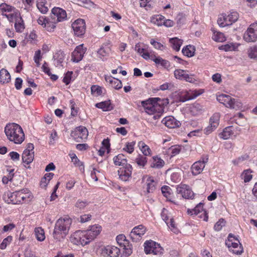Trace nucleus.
<instances>
[{"mask_svg":"<svg viewBox=\"0 0 257 257\" xmlns=\"http://www.w3.org/2000/svg\"><path fill=\"white\" fill-rule=\"evenodd\" d=\"M72 219L68 216L61 217L58 219L55 224L53 236L57 240L60 241L68 234Z\"/></svg>","mask_w":257,"mask_h":257,"instance_id":"f257e3e1","label":"nucleus"},{"mask_svg":"<svg viewBox=\"0 0 257 257\" xmlns=\"http://www.w3.org/2000/svg\"><path fill=\"white\" fill-rule=\"evenodd\" d=\"M8 139L15 144H21L25 140V134L22 127L16 123H9L5 127Z\"/></svg>","mask_w":257,"mask_h":257,"instance_id":"f03ea898","label":"nucleus"},{"mask_svg":"<svg viewBox=\"0 0 257 257\" xmlns=\"http://www.w3.org/2000/svg\"><path fill=\"white\" fill-rule=\"evenodd\" d=\"M4 198L8 203L18 204L30 201L32 194L28 189L25 188L14 192H9L5 195Z\"/></svg>","mask_w":257,"mask_h":257,"instance_id":"7ed1b4c3","label":"nucleus"},{"mask_svg":"<svg viewBox=\"0 0 257 257\" xmlns=\"http://www.w3.org/2000/svg\"><path fill=\"white\" fill-rule=\"evenodd\" d=\"M145 111L151 115L156 112L160 113L163 111V100L159 97L150 98L146 101L142 102Z\"/></svg>","mask_w":257,"mask_h":257,"instance_id":"20e7f679","label":"nucleus"},{"mask_svg":"<svg viewBox=\"0 0 257 257\" xmlns=\"http://www.w3.org/2000/svg\"><path fill=\"white\" fill-rule=\"evenodd\" d=\"M217 100L226 107L231 109H239L242 107V103L239 100L228 95L224 94L219 95L217 96Z\"/></svg>","mask_w":257,"mask_h":257,"instance_id":"39448f33","label":"nucleus"},{"mask_svg":"<svg viewBox=\"0 0 257 257\" xmlns=\"http://www.w3.org/2000/svg\"><path fill=\"white\" fill-rule=\"evenodd\" d=\"M225 244L234 254H240L243 252V247L239 240L231 233L228 235V240Z\"/></svg>","mask_w":257,"mask_h":257,"instance_id":"423d86ee","label":"nucleus"},{"mask_svg":"<svg viewBox=\"0 0 257 257\" xmlns=\"http://www.w3.org/2000/svg\"><path fill=\"white\" fill-rule=\"evenodd\" d=\"M144 245L146 254L153 253L155 255H161L163 253V249L160 244L152 240L145 241Z\"/></svg>","mask_w":257,"mask_h":257,"instance_id":"0eeeda50","label":"nucleus"},{"mask_svg":"<svg viewBox=\"0 0 257 257\" xmlns=\"http://www.w3.org/2000/svg\"><path fill=\"white\" fill-rule=\"evenodd\" d=\"M116 241L119 245L123 249V255L127 257L133 253V246L130 243L126 237L123 234H119L116 236Z\"/></svg>","mask_w":257,"mask_h":257,"instance_id":"6e6552de","label":"nucleus"},{"mask_svg":"<svg viewBox=\"0 0 257 257\" xmlns=\"http://www.w3.org/2000/svg\"><path fill=\"white\" fill-rule=\"evenodd\" d=\"M85 232L84 230H77L71 235L70 241L75 245L84 246L89 243Z\"/></svg>","mask_w":257,"mask_h":257,"instance_id":"1a4fd4ad","label":"nucleus"},{"mask_svg":"<svg viewBox=\"0 0 257 257\" xmlns=\"http://www.w3.org/2000/svg\"><path fill=\"white\" fill-rule=\"evenodd\" d=\"M88 135V132L87 128L83 126L77 127L71 133V136L77 142L85 140Z\"/></svg>","mask_w":257,"mask_h":257,"instance_id":"9d476101","label":"nucleus"},{"mask_svg":"<svg viewBox=\"0 0 257 257\" xmlns=\"http://www.w3.org/2000/svg\"><path fill=\"white\" fill-rule=\"evenodd\" d=\"M243 38L247 42H254L257 40V22L250 25L244 34Z\"/></svg>","mask_w":257,"mask_h":257,"instance_id":"9b49d317","label":"nucleus"},{"mask_svg":"<svg viewBox=\"0 0 257 257\" xmlns=\"http://www.w3.org/2000/svg\"><path fill=\"white\" fill-rule=\"evenodd\" d=\"M174 74L175 78L179 80H184L192 83H195L197 81L194 74H189L185 70L176 69L174 71Z\"/></svg>","mask_w":257,"mask_h":257,"instance_id":"f8f14e48","label":"nucleus"},{"mask_svg":"<svg viewBox=\"0 0 257 257\" xmlns=\"http://www.w3.org/2000/svg\"><path fill=\"white\" fill-rule=\"evenodd\" d=\"M89 243L94 239L100 233L101 226L98 224L90 226L87 230H84Z\"/></svg>","mask_w":257,"mask_h":257,"instance_id":"ddd939ff","label":"nucleus"},{"mask_svg":"<svg viewBox=\"0 0 257 257\" xmlns=\"http://www.w3.org/2000/svg\"><path fill=\"white\" fill-rule=\"evenodd\" d=\"M146 231V227L143 225H139L132 229L130 236L133 241L137 242L141 239Z\"/></svg>","mask_w":257,"mask_h":257,"instance_id":"4468645a","label":"nucleus"},{"mask_svg":"<svg viewBox=\"0 0 257 257\" xmlns=\"http://www.w3.org/2000/svg\"><path fill=\"white\" fill-rule=\"evenodd\" d=\"M74 34L78 37L82 36L85 32V23L83 19H77L72 24Z\"/></svg>","mask_w":257,"mask_h":257,"instance_id":"2eb2a0df","label":"nucleus"},{"mask_svg":"<svg viewBox=\"0 0 257 257\" xmlns=\"http://www.w3.org/2000/svg\"><path fill=\"white\" fill-rule=\"evenodd\" d=\"M132 166L130 164L121 167L118 170L119 179L123 181H127L132 176Z\"/></svg>","mask_w":257,"mask_h":257,"instance_id":"dca6fc26","label":"nucleus"},{"mask_svg":"<svg viewBox=\"0 0 257 257\" xmlns=\"http://www.w3.org/2000/svg\"><path fill=\"white\" fill-rule=\"evenodd\" d=\"M86 51V48L83 47V44L77 46L72 52L71 60L75 62H79L82 59Z\"/></svg>","mask_w":257,"mask_h":257,"instance_id":"f3484780","label":"nucleus"},{"mask_svg":"<svg viewBox=\"0 0 257 257\" xmlns=\"http://www.w3.org/2000/svg\"><path fill=\"white\" fill-rule=\"evenodd\" d=\"M177 192L181 195L182 197L185 199L192 198L194 196V193L190 187L185 184L181 185L177 188Z\"/></svg>","mask_w":257,"mask_h":257,"instance_id":"a211bd4d","label":"nucleus"},{"mask_svg":"<svg viewBox=\"0 0 257 257\" xmlns=\"http://www.w3.org/2000/svg\"><path fill=\"white\" fill-rule=\"evenodd\" d=\"M208 158L205 160L203 159L202 161L200 160L195 162L191 167L192 173L193 175H197L200 174L203 170L205 163L207 162Z\"/></svg>","mask_w":257,"mask_h":257,"instance_id":"6ab92c4d","label":"nucleus"},{"mask_svg":"<svg viewBox=\"0 0 257 257\" xmlns=\"http://www.w3.org/2000/svg\"><path fill=\"white\" fill-rule=\"evenodd\" d=\"M162 123L170 128L177 127L181 125L180 121L176 120L172 116H168L164 117L162 120Z\"/></svg>","mask_w":257,"mask_h":257,"instance_id":"aec40b11","label":"nucleus"},{"mask_svg":"<svg viewBox=\"0 0 257 257\" xmlns=\"http://www.w3.org/2000/svg\"><path fill=\"white\" fill-rule=\"evenodd\" d=\"M52 13L53 15V19H56L58 22L64 21L67 17L65 11L59 8H53Z\"/></svg>","mask_w":257,"mask_h":257,"instance_id":"412c9836","label":"nucleus"},{"mask_svg":"<svg viewBox=\"0 0 257 257\" xmlns=\"http://www.w3.org/2000/svg\"><path fill=\"white\" fill-rule=\"evenodd\" d=\"M103 253L110 257H118L120 253V249L116 246L108 245L103 250Z\"/></svg>","mask_w":257,"mask_h":257,"instance_id":"4be33fe9","label":"nucleus"},{"mask_svg":"<svg viewBox=\"0 0 257 257\" xmlns=\"http://www.w3.org/2000/svg\"><path fill=\"white\" fill-rule=\"evenodd\" d=\"M15 15L17 17L15 23L16 31L17 32L22 33L25 29L24 21L20 16V14L19 13H17Z\"/></svg>","mask_w":257,"mask_h":257,"instance_id":"5701e85b","label":"nucleus"},{"mask_svg":"<svg viewBox=\"0 0 257 257\" xmlns=\"http://www.w3.org/2000/svg\"><path fill=\"white\" fill-rule=\"evenodd\" d=\"M204 92V90L203 89L190 90L189 91L187 92L186 95L185 100H183V101L193 99Z\"/></svg>","mask_w":257,"mask_h":257,"instance_id":"b1692460","label":"nucleus"},{"mask_svg":"<svg viewBox=\"0 0 257 257\" xmlns=\"http://www.w3.org/2000/svg\"><path fill=\"white\" fill-rule=\"evenodd\" d=\"M11 77L8 71L5 69L2 68L0 70V83L1 84H7L11 81Z\"/></svg>","mask_w":257,"mask_h":257,"instance_id":"393cba45","label":"nucleus"},{"mask_svg":"<svg viewBox=\"0 0 257 257\" xmlns=\"http://www.w3.org/2000/svg\"><path fill=\"white\" fill-rule=\"evenodd\" d=\"M113 161L115 165L123 167L128 164L125 157L122 154H119L114 157Z\"/></svg>","mask_w":257,"mask_h":257,"instance_id":"a878e982","label":"nucleus"},{"mask_svg":"<svg viewBox=\"0 0 257 257\" xmlns=\"http://www.w3.org/2000/svg\"><path fill=\"white\" fill-rule=\"evenodd\" d=\"M90 202L86 200L78 199L75 204V207L77 210H84L88 209Z\"/></svg>","mask_w":257,"mask_h":257,"instance_id":"bb28decb","label":"nucleus"},{"mask_svg":"<svg viewBox=\"0 0 257 257\" xmlns=\"http://www.w3.org/2000/svg\"><path fill=\"white\" fill-rule=\"evenodd\" d=\"M95 106L101 109L103 111H110L113 108L110 100L97 103L95 104Z\"/></svg>","mask_w":257,"mask_h":257,"instance_id":"cd10ccee","label":"nucleus"},{"mask_svg":"<svg viewBox=\"0 0 257 257\" xmlns=\"http://www.w3.org/2000/svg\"><path fill=\"white\" fill-rule=\"evenodd\" d=\"M165 164L164 161L158 156H154L151 164V167L153 168L160 169L162 168Z\"/></svg>","mask_w":257,"mask_h":257,"instance_id":"c85d7f7f","label":"nucleus"},{"mask_svg":"<svg viewBox=\"0 0 257 257\" xmlns=\"http://www.w3.org/2000/svg\"><path fill=\"white\" fill-rule=\"evenodd\" d=\"M152 60L156 64L160 65L164 67H168L170 66L169 62L162 58L160 57H156L155 55H152Z\"/></svg>","mask_w":257,"mask_h":257,"instance_id":"c756f323","label":"nucleus"},{"mask_svg":"<svg viewBox=\"0 0 257 257\" xmlns=\"http://www.w3.org/2000/svg\"><path fill=\"white\" fill-rule=\"evenodd\" d=\"M34 158V152L24 151L22 155V160L24 163L29 164L32 162Z\"/></svg>","mask_w":257,"mask_h":257,"instance_id":"7c9ffc66","label":"nucleus"},{"mask_svg":"<svg viewBox=\"0 0 257 257\" xmlns=\"http://www.w3.org/2000/svg\"><path fill=\"white\" fill-rule=\"evenodd\" d=\"M193 211L196 213V215L199 214V213H201V214L199 217H202V215H203L204 216L203 220L206 221L208 220V217L206 214V211H204L203 208V204L202 203H199V204H198L194 208V209H193Z\"/></svg>","mask_w":257,"mask_h":257,"instance_id":"2f4dec72","label":"nucleus"},{"mask_svg":"<svg viewBox=\"0 0 257 257\" xmlns=\"http://www.w3.org/2000/svg\"><path fill=\"white\" fill-rule=\"evenodd\" d=\"M164 19L165 17L162 15H155L151 17V22L158 26H162L163 25Z\"/></svg>","mask_w":257,"mask_h":257,"instance_id":"473e14b6","label":"nucleus"},{"mask_svg":"<svg viewBox=\"0 0 257 257\" xmlns=\"http://www.w3.org/2000/svg\"><path fill=\"white\" fill-rule=\"evenodd\" d=\"M147 191L148 193H152L156 189V183L151 177H147L146 180Z\"/></svg>","mask_w":257,"mask_h":257,"instance_id":"72a5a7b5","label":"nucleus"},{"mask_svg":"<svg viewBox=\"0 0 257 257\" xmlns=\"http://www.w3.org/2000/svg\"><path fill=\"white\" fill-rule=\"evenodd\" d=\"M35 234L38 241H42L45 239L44 230L42 227H36L35 229Z\"/></svg>","mask_w":257,"mask_h":257,"instance_id":"f704fd0d","label":"nucleus"},{"mask_svg":"<svg viewBox=\"0 0 257 257\" xmlns=\"http://www.w3.org/2000/svg\"><path fill=\"white\" fill-rule=\"evenodd\" d=\"M170 42L172 44V48L177 51L180 49L182 44V41L177 38H173L170 39Z\"/></svg>","mask_w":257,"mask_h":257,"instance_id":"c9c22d12","label":"nucleus"},{"mask_svg":"<svg viewBox=\"0 0 257 257\" xmlns=\"http://www.w3.org/2000/svg\"><path fill=\"white\" fill-rule=\"evenodd\" d=\"M147 158L146 156L142 155H139L135 159L137 164L142 168H144L147 163Z\"/></svg>","mask_w":257,"mask_h":257,"instance_id":"e433bc0d","label":"nucleus"},{"mask_svg":"<svg viewBox=\"0 0 257 257\" xmlns=\"http://www.w3.org/2000/svg\"><path fill=\"white\" fill-rule=\"evenodd\" d=\"M195 48L193 46L188 45L182 49V53L185 56L189 57L194 56L195 53Z\"/></svg>","mask_w":257,"mask_h":257,"instance_id":"4c0bfd02","label":"nucleus"},{"mask_svg":"<svg viewBox=\"0 0 257 257\" xmlns=\"http://www.w3.org/2000/svg\"><path fill=\"white\" fill-rule=\"evenodd\" d=\"M220 115L219 113H214L210 118V125H212L213 128H217L219 124Z\"/></svg>","mask_w":257,"mask_h":257,"instance_id":"58836bf2","label":"nucleus"},{"mask_svg":"<svg viewBox=\"0 0 257 257\" xmlns=\"http://www.w3.org/2000/svg\"><path fill=\"white\" fill-rule=\"evenodd\" d=\"M139 146L142 152L144 154L143 156L146 157L151 155V150L150 148L143 142H140L139 143Z\"/></svg>","mask_w":257,"mask_h":257,"instance_id":"ea45409f","label":"nucleus"},{"mask_svg":"<svg viewBox=\"0 0 257 257\" xmlns=\"http://www.w3.org/2000/svg\"><path fill=\"white\" fill-rule=\"evenodd\" d=\"M212 39L218 42H223L226 40L224 34L219 32H214Z\"/></svg>","mask_w":257,"mask_h":257,"instance_id":"a19ab883","label":"nucleus"},{"mask_svg":"<svg viewBox=\"0 0 257 257\" xmlns=\"http://www.w3.org/2000/svg\"><path fill=\"white\" fill-rule=\"evenodd\" d=\"M248 56L252 59H257V46H253L247 50Z\"/></svg>","mask_w":257,"mask_h":257,"instance_id":"79ce46f5","label":"nucleus"},{"mask_svg":"<svg viewBox=\"0 0 257 257\" xmlns=\"http://www.w3.org/2000/svg\"><path fill=\"white\" fill-rule=\"evenodd\" d=\"M231 127H227L224 129L223 131L220 134V137L224 140H227L231 136L232 134V131Z\"/></svg>","mask_w":257,"mask_h":257,"instance_id":"37998d69","label":"nucleus"},{"mask_svg":"<svg viewBox=\"0 0 257 257\" xmlns=\"http://www.w3.org/2000/svg\"><path fill=\"white\" fill-rule=\"evenodd\" d=\"M109 52V49L108 48H104L101 47L97 51V54L98 57L101 59H103V58L105 57H106L108 55Z\"/></svg>","mask_w":257,"mask_h":257,"instance_id":"c03bdc74","label":"nucleus"},{"mask_svg":"<svg viewBox=\"0 0 257 257\" xmlns=\"http://www.w3.org/2000/svg\"><path fill=\"white\" fill-rule=\"evenodd\" d=\"M252 171L250 169L244 170L242 173L241 176V178L243 179L244 182H248L252 178V175L251 174Z\"/></svg>","mask_w":257,"mask_h":257,"instance_id":"a18cd8bd","label":"nucleus"},{"mask_svg":"<svg viewBox=\"0 0 257 257\" xmlns=\"http://www.w3.org/2000/svg\"><path fill=\"white\" fill-rule=\"evenodd\" d=\"M203 107L199 103H194L191 107V112L193 115H196L201 112Z\"/></svg>","mask_w":257,"mask_h":257,"instance_id":"49530a36","label":"nucleus"},{"mask_svg":"<svg viewBox=\"0 0 257 257\" xmlns=\"http://www.w3.org/2000/svg\"><path fill=\"white\" fill-rule=\"evenodd\" d=\"M227 16L228 18V21H229V23H231V25L235 23L239 17L238 14L236 12H231Z\"/></svg>","mask_w":257,"mask_h":257,"instance_id":"de8ad7c7","label":"nucleus"},{"mask_svg":"<svg viewBox=\"0 0 257 257\" xmlns=\"http://www.w3.org/2000/svg\"><path fill=\"white\" fill-rule=\"evenodd\" d=\"M45 0H39L37 4L38 9L43 14H45L48 10V8L45 5Z\"/></svg>","mask_w":257,"mask_h":257,"instance_id":"09e8293b","label":"nucleus"},{"mask_svg":"<svg viewBox=\"0 0 257 257\" xmlns=\"http://www.w3.org/2000/svg\"><path fill=\"white\" fill-rule=\"evenodd\" d=\"M91 93L95 96L101 95L102 93V88L97 85H93L91 88Z\"/></svg>","mask_w":257,"mask_h":257,"instance_id":"8fccbe9b","label":"nucleus"},{"mask_svg":"<svg viewBox=\"0 0 257 257\" xmlns=\"http://www.w3.org/2000/svg\"><path fill=\"white\" fill-rule=\"evenodd\" d=\"M0 9L4 12H12L16 10L15 8L10 5L6 4V3H3L0 5Z\"/></svg>","mask_w":257,"mask_h":257,"instance_id":"3c124183","label":"nucleus"},{"mask_svg":"<svg viewBox=\"0 0 257 257\" xmlns=\"http://www.w3.org/2000/svg\"><path fill=\"white\" fill-rule=\"evenodd\" d=\"M249 159V156L248 155L245 154L244 155H242L240 157H239L237 159L234 160L232 161L234 165H239L242 162H243Z\"/></svg>","mask_w":257,"mask_h":257,"instance_id":"603ef678","label":"nucleus"},{"mask_svg":"<svg viewBox=\"0 0 257 257\" xmlns=\"http://www.w3.org/2000/svg\"><path fill=\"white\" fill-rule=\"evenodd\" d=\"M150 43L157 50L163 51L166 47L159 42L156 41L154 39H152L150 41Z\"/></svg>","mask_w":257,"mask_h":257,"instance_id":"864d4df0","label":"nucleus"},{"mask_svg":"<svg viewBox=\"0 0 257 257\" xmlns=\"http://www.w3.org/2000/svg\"><path fill=\"white\" fill-rule=\"evenodd\" d=\"M135 145V142H134L127 143L125 145V147L123 148V150L127 152L129 154H132L134 151Z\"/></svg>","mask_w":257,"mask_h":257,"instance_id":"5fc2aeb1","label":"nucleus"},{"mask_svg":"<svg viewBox=\"0 0 257 257\" xmlns=\"http://www.w3.org/2000/svg\"><path fill=\"white\" fill-rule=\"evenodd\" d=\"M166 224L171 230L175 233H177L179 232L178 229L176 226L173 218H171L170 219V221L166 223Z\"/></svg>","mask_w":257,"mask_h":257,"instance_id":"6e6d98bb","label":"nucleus"},{"mask_svg":"<svg viewBox=\"0 0 257 257\" xmlns=\"http://www.w3.org/2000/svg\"><path fill=\"white\" fill-rule=\"evenodd\" d=\"M12 239L13 237L12 236H8L7 237L5 238L0 244V248L2 249H5L7 246L12 241Z\"/></svg>","mask_w":257,"mask_h":257,"instance_id":"4d7b16f0","label":"nucleus"},{"mask_svg":"<svg viewBox=\"0 0 257 257\" xmlns=\"http://www.w3.org/2000/svg\"><path fill=\"white\" fill-rule=\"evenodd\" d=\"M225 224V221L224 219H220L214 225V228L216 231H219L221 229L222 226Z\"/></svg>","mask_w":257,"mask_h":257,"instance_id":"13d9d810","label":"nucleus"},{"mask_svg":"<svg viewBox=\"0 0 257 257\" xmlns=\"http://www.w3.org/2000/svg\"><path fill=\"white\" fill-rule=\"evenodd\" d=\"M161 217L163 220L166 223L171 218L170 214L169 213L168 210L163 208L161 212Z\"/></svg>","mask_w":257,"mask_h":257,"instance_id":"bf43d9fd","label":"nucleus"},{"mask_svg":"<svg viewBox=\"0 0 257 257\" xmlns=\"http://www.w3.org/2000/svg\"><path fill=\"white\" fill-rule=\"evenodd\" d=\"M73 74L72 71H68L65 75V76L63 78V81L66 85H68L70 83L71 79L72 76Z\"/></svg>","mask_w":257,"mask_h":257,"instance_id":"052dcab7","label":"nucleus"},{"mask_svg":"<svg viewBox=\"0 0 257 257\" xmlns=\"http://www.w3.org/2000/svg\"><path fill=\"white\" fill-rule=\"evenodd\" d=\"M111 86L115 89H119L122 87V85L120 80L118 79L114 78Z\"/></svg>","mask_w":257,"mask_h":257,"instance_id":"680f3d73","label":"nucleus"},{"mask_svg":"<svg viewBox=\"0 0 257 257\" xmlns=\"http://www.w3.org/2000/svg\"><path fill=\"white\" fill-rule=\"evenodd\" d=\"M14 170H11L9 173V176L8 177L4 176L2 179V182L4 184H7L8 183L9 181H10L12 180V178L14 176L13 173Z\"/></svg>","mask_w":257,"mask_h":257,"instance_id":"e2e57ef3","label":"nucleus"},{"mask_svg":"<svg viewBox=\"0 0 257 257\" xmlns=\"http://www.w3.org/2000/svg\"><path fill=\"white\" fill-rule=\"evenodd\" d=\"M171 189L169 186H164L161 188L162 193L163 195L166 198H168L171 193H170Z\"/></svg>","mask_w":257,"mask_h":257,"instance_id":"0e129e2a","label":"nucleus"},{"mask_svg":"<svg viewBox=\"0 0 257 257\" xmlns=\"http://www.w3.org/2000/svg\"><path fill=\"white\" fill-rule=\"evenodd\" d=\"M99 174L100 172L99 171L95 169H93L91 172L90 177L92 180H94L95 181H97L98 180Z\"/></svg>","mask_w":257,"mask_h":257,"instance_id":"69168bd1","label":"nucleus"},{"mask_svg":"<svg viewBox=\"0 0 257 257\" xmlns=\"http://www.w3.org/2000/svg\"><path fill=\"white\" fill-rule=\"evenodd\" d=\"M16 227V225L13 223H9V224L4 226L3 228V232H8L12 230Z\"/></svg>","mask_w":257,"mask_h":257,"instance_id":"338daca9","label":"nucleus"},{"mask_svg":"<svg viewBox=\"0 0 257 257\" xmlns=\"http://www.w3.org/2000/svg\"><path fill=\"white\" fill-rule=\"evenodd\" d=\"M172 156H175L178 154L180 151V148L179 146H173L169 149Z\"/></svg>","mask_w":257,"mask_h":257,"instance_id":"774afa93","label":"nucleus"}]
</instances>
